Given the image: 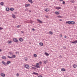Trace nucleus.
Listing matches in <instances>:
<instances>
[{
    "instance_id": "f257e3e1",
    "label": "nucleus",
    "mask_w": 77,
    "mask_h": 77,
    "mask_svg": "<svg viewBox=\"0 0 77 77\" xmlns=\"http://www.w3.org/2000/svg\"><path fill=\"white\" fill-rule=\"evenodd\" d=\"M39 63H37L36 65H35L34 66L35 67V68H40V67L39 66Z\"/></svg>"
},
{
    "instance_id": "f03ea898",
    "label": "nucleus",
    "mask_w": 77,
    "mask_h": 77,
    "mask_svg": "<svg viewBox=\"0 0 77 77\" xmlns=\"http://www.w3.org/2000/svg\"><path fill=\"white\" fill-rule=\"evenodd\" d=\"M13 40L15 42H18V40L17 38H14L13 39Z\"/></svg>"
},
{
    "instance_id": "7ed1b4c3",
    "label": "nucleus",
    "mask_w": 77,
    "mask_h": 77,
    "mask_svg": "<svg viewBox=\"0 0 77 77\" xmlns=\"http://www.w3.org/2000/svg\"><path fill=\"white\" fill-rule=\"evenodd\" d=\"M24 67L25 68H27V69H29V65L27 64L25 65L24 66Z\"/></svg>"
},
{
    "instance_id": "20e7f679",
    "label": "nucleus",
    "mask_w": 77,
    "mask_h": 77,
    "mask_svg": "<svg viewBox=\"0 0 77 77\" xmlns=\"http://www.w3.org/2000/svg\"><path fill=\"white\" fill-rule=\"evenodd\" d=\"M2 63H3V65H5V66H7V63H6V62L2 61Z\"/></svg>"
},
{
    "instance_id": "39448f33",
    "label": "nucleus",
    "mask_w": 77,
    "mask_h": 77,
    "mask_svg": "<svg viewBox=\"0 0 77 77\" xmlns=\"http://www.w3.org/2000/svg\"><path fill=\"white\" fill-rule=\"evenodd\" d=\"M57 10H59V9H62L61 7H57L55 8Z\"/></svg>"
},
{
    "instance_id": "423d86ee",
    "label": "nucleus",
    "mask_w": 77,
    "mask_h": 77,
    "mask_svg": "<svg viewBox=\"0 0 77 77\" xmlns=\"http://www.w3.org/2000/svg\"><path fill=\"white\" fill-rule=\"evenodd\" d=\"M2 59H4V60H6V57L5 56H2Z\"/></svg>"
},
{
    "instance_id": "0eeeda50",
    "label": "nucleus",
    "mask_w": 77,
    "mask_h": 77,
    "mask_svg": "<svg viewBox=\"0 0 77 77\" xmlns=\"http://www.w3.org/2000/svg\"><path fill=\"white\" fill-rule=\"evenodd\" d=\"M37 21L38 22V23H41V24L42 23V22L41 21V20H40L39 19H38Z\"/></svg>"
},
{
    "instance_id": "6e6552de",
    "label": "nucleus",
    "mask_w": 77,
    "mask_h": 77,
    "mask_svg": "<svg viewBox=\"0 0 77 77\" xmlns=\"http://www.w3.org/2000/svg\"><path fill=\"white\" fill-rule=\"evenodd\" d=\"M71 43L72 44H77V40H75V41L74 42H72Z\"/></svg>"
},
{
    "instance_id": "1a4fd4ad",
    "label": "nucleus",
    "mask_w": 77,
    "mask_h": 77,
    "mask_svg": "<svg viewBox=\"0 0 77 77\" xmlns=\"http://www.w3.org/2000/svg\"><path fill=\"white\" fill-rule=\"evenodd\" d=\"M71 21H68L67 22H66V24H71Z\"/></svg>"
},
{
    "instance_id": "9d476101",
    "label": "nucleus",
    "mask_w": 77,
    "mask_h": 77,
    "mask_svg": "<svg viewBox=\"0 0 77 77\" xmlns=\"http://www.w3.org/2000/svg\"><path fill=\"white\" fill-rule=\"evenodd\" d=\"M19 39L20 42H23V39L21 38H20Z\"/></svg>"
},
{
    "instance_id": "9b49d317",
    "label": "nucleus",
    "mask_w": 77,
    "mask_h": 77,
    "mask_svg": "<svg viewBox=\"0 0 77 77\" xmlns=\"http://www.w3.org/2000/svg\"><path fill=\"white\" fill-rule=\"evenodd\" d=\"M30 6V4H27L25 5V7H27L28 6Z\"/></svg>"
},
{
    "instance_id": "f8f14e48",
    "label": "nucleus",
    "mask_w": 77,
    "mask_h": 77,
    "mask_svg": "<svg viewBox=\"0 0 77 77\" xmlns=\"http://www.w3.org/2000/svg\"><path fill=\"white\" fill-rule=\"evenodd\" d=\"M77 65L76 64H74L73 65V67L74 68H75L76 67H77Z\"/></svg>"
},
{
    "instance_id": "ddd939ff",
    "label": "nucleus",
    "mask_w": 77,
    "mask_h": 77,
    "mask_svg": "<svg viewBox=\"0 0 77 77\" xmlns=\"http://www.w3.org/2000/svg\"><path fill=\"white\" fill-rule=\"evenodd\" d=\"M12 17L13 18H16V17H15V15L14 14H12Z\"/></svg>"
},
{
    "instance_id": "4468645a",
    "label": "nucleus",
    "mask_w": 77,
    "mask_h": 77,
    "mask_svg": "<svg viewBox=\"0 0 77 77\" xmlns=\"http://www.w3.org/2000/svg\"><path fill=\"white\" fill-rule=\"evenodd\" d=\"M1 75L2 77H5V74L4 73H1Z\"/></svg>"
},
{
    "instance_id": "2eb2a0df",
    "label": "nucleus",
    "mask_w": 77,
    "mask_h": 77,
    "mask_svg": "<svg viewBox=\"0 0 77 77\" xmlns=\"http://www.w3.org/2000/svg\"><path fill=\"white\" fill-rule=\"evenodd\" d=\"M32 74H35V75H38V73H36L34 72H33Z\"/></svg>"
},
{
    "instance_id": "dca6fc26",
    "label": "nucleus",
    "mask_w": 77,
    "mask_h": 77,
    "mask_svg": "<svg viewBox=\"0 0 77 77\" xmlns=\"http://www.w3.org/2000/svg\"><path fill=\"white\" fill-rule=\"evenodd\" d=\"M11 63V61H8L6 63H7V65H9V63Z\"/></svg>"
},
{
    "instance_id": "f3484780",
    "label": "nucleus",
    "mask_w": 77,
    "mask_h": 77,
    "mask_svg": "<svg viewBox=\"0 0 77 77\" xmlns=\"http://www.w3.org/2000/svg\"><path fill=\"white\" fill-rule=\"evenodd\" d=\"M0 5L2 6H3L5 5V3L4 2H1L0 3Z\"/></svg>"
},
{
    "instance_id": "a211bd4d",
    "label": "nucleus",
    "mask_w": 77,
    "mask_h": 77,
    "mask_svg": "<svg viewBox=\"0 0 77 77\" xmlns=\"http://www.w3.org/2000/svg\"><path fill=\"white\" fill-rule=\"evenodd\" d=\"M61 71L63 72V71H65L66 70H65V69L64 68H62L61 69Z\"/></svg>"
},
{
    "instance_id": "6ab92c4d",
    "label": "nucleus",
    "mask_w": 77,
    "mask_h": 77,
    "mask_svg": "<svg viewBox=\"0 0 77 77\" xmlns=\"http://www.w3.org/2000/svg\"><path fill=\"white\" fill-rule=\"evenodd\" d=\"M45 11L46 12H48L49 11V10H48V9L46 8L45 9Z\"/></svg>"
},
{
    "instance_id": "aec40b11",
    "label": "nucleus",
    "mask_w": 77,
    "mask_h": 77,
    "mask_svg": "<svg viewBox=\"0 0 77 77\" xmlns=\"http://www.w3.org/2000/svg\"><path fill=\"white\" fill-rule=\"evenodd\" d=\"M55 14H56V15H59V12L56 11L55 12Z\"/></svg>"
},
{
    "instance_id": "412c9836",
    "label": "nucleus",
    "mask_w": 77,
    "mask_h": 77,
    "mask_svg": "<svg viewBox=\"0 0 77 77\" xmlns=\"http://www.w3.org/2000/svg\"><path fill=\"white\" fill-rule=\"evenodd\" d=\"M45 55H46V56H49V54H48V53H47V52H45Z\"/></svg>"
},
{
    "instance_id": "4be33fe9",
    "label": "nucleus",
    "mask_w": 77,
    "mask_h": 77,
    "mask_svg": "<svg viewBox=\"0 0 77 77\" xmlns=\"http://www.w3.org/2000/svg\"><path fill=\"white\" fill-rule=\"evenodd\" d=\"M70 2L72 3H74V2H75V1H74V0H73L72 1H70Z\"/></svg>"
},
{
    "instance_id": "5701e85b",
    "label": "nucleus",
    "mask_w": 77,
    "mask_h": 77,
    "mask_svg": "<svg viewBox=\"0 0 77 77\" xmlns=\"http://www.w3.org/2000/svg\"><path fill=\"white\" fill-rule=\"evenodd\" d=\"M10 11H14V8H10Z\"/></svg>"
},
{
    "instance_id": "b1692460",
    "label": "nucleus",
    "mask_w": 77,
    "mask_h": 77,
    "mask_svg": "<svg viewBox=\"0 0 77 77\" xmlns=\"http://www.w3.org/2000/svg\"><path fill=\"white\" fill-rule=\"evenodd\" d=\"M49 34H50V35H53V33L51 31H49Z\"/></svg>"
},
{
    "instance_id": "393cba45",
    "label": "nucleus",
    "mask_w": 77,
    "mask_h": 77,
    "mask_svg": "<svg viewBox=\"0 0 77 77\" xmlns=\"http://www.w3.org/2000/svg\"><path fill=\"white\" fill-rule=\"evenodd\" d=\"M6 11H9V8H6Z\"/></svg>"
},
{
    "instance_id": "a878e982",
    "label": "nucleus",
    "mask_w": 77,
    "mask_h": 77,
    "mask_svg": "<svg viewBox=\"0 0 77 77\" xmlns=\"http://www.w3.org/2000/svg\"><path fill=\"white\" fill-rule=\"evenodd\" d=\"M75 22L73 21H71V24H75Z\"/></svg>"
},
{
    "instance_id": "bb28decb",
    "label": "nucleus",
    "mask_w": 77,
    "mask_h": 77,
    "mask_svg": "<svg viewBox=\"0 0 77 77\" xmlns=\"http://www.w3.org/2000/svg\"><path fill=\"white\" fill-rule=\"evenodd\" d=\"M12 41H8V43H9L10 44H12Z\"/></svg>"
},
{
    "instance_id": "cd10ccee",
    "label": "nucleus",
    "mask_w": 77,
    "mask_h": 77,
    "mask_svg": "<svg viewBox=\"0 0 77 77\" xmlns=\"http://www.w3.org/2000/svg\"><path fill=\"white\" fill-rule=\"evenodd\" d=\"M7 57H8V58H9V59H12V58H13V57H12L9 56H7Z\"/></svg>"
},
{
    "instance_id": "c85d7f7f",
    "label": "nucleus",
    "mask_w": 77,
    "mask_h": 77,
    "mask_svg": "<svg viewBox=\"0 0 77 77\" xmlns=\"http://www.w3.org/2000/svg\"><path fill=\"white\" fill-rule=\"evenodd\" d=\"M40 45H41V46H42L43 45V43H42L41 42L39 43Z\"/></svg>"
},
{
    "instance_id": "c756f323",
    "label": "nucleus",
    "mask_w": 77,
    "mask_h": 77,
    "mask_svg": "<svg viewBox=\"0 0 77 77\" xmlns=\"http://www.w3.org/2000/svg\"><path fill=\"white\" fill-rule=\"evenodd\" d=\"M12 57H14V58H15V57H16V56L15 55H13L12 56Z\"/></svg>"
},
{
    "instance_id": "7c9ffc66",
    "label": "nucleus",
    "mask_w": 77,
    "mask_h": 77,
    "mask_svg": "<svg viewBox=\"0 0 77 77\" xmlns=\"http://www.w3.org/2000/svg\"><path fill=\"white\" fill-rule=\"evenodd\" d=\"M34 57H36V56H37V55L36 54H34Z\"/></svg>"
},
{
    "instance_id": "2f4dec72",
    "label": "nucleus",
    "mask_w": 77,
    "mask_h": 77,
    "mask_svg": "<svg viewBox=\"0 0 77 77\" xmlns=\"http://www.w3.org/2000/svg\"><path fill=\"white\" fill-rule=\"evenodd\" d=\"M16 75H17V77H18L19 76V75H19V73H17L16 74Z\"/></svg>"
},
{
    "instance_id": "473e14b6",
    "label": "nucleus",
    "mask_w": 77,
    "mask_h": 77,
    "mask_svg": "<svg viewBox=\"0 0 77 77\" xmlns=\"http://www.w3.org/2000/svg\"><path fill=\"white\" fill-rule=\"evenodd\" d=\"M9 53H10L11 55H13V53L12 52H9Z\"/></svg>"
},
{
    "instance_id": "72a5a7b5",
    "label": "nucleus",
    "mask_w": 77,
    "mask_h": 77,
    "mask_svg": "<svg viewBox=\"0 0 77 77\" xmlns=\"http://www.w3.org/2000/svg\"><path fill=\"white\" fill-rule=\"evenodd\" d=\"M3 28L0 27V30H3Z\"/></svg>"
},
{
    "instance_id": "f704fd0d",
    "label": "nucleus",
    "mask_w": 77,
    "mask_h": 77,
    "mask_svg": "<svg viewBox=\"0 0 77 77\" xmlns=\"http://www.w3.org/2000/svg\"><path fill=\"white\" fill-rule=\"evenodd\" d=\"M44 63H45V64H46V63H47V61H44Z\"/></svg>"
},
{
    "instance_id": "c9c22d12",
    "label": "nucleus",
    "mask_w": 77,
    "mask_h": 77,
    "mask_svg": "<svg viewBox=\"0 0 77 77\" xmlns=\"http://www.w3.org/2000/svg\"><path fill=\"white\" fill-rule=\"evenodd\" d=\"M57 17H59V18H62V16L60 15L58 16Z\"/></svg>"
},
{
    "instance_id": "e433bc0d",
    "label": "nucleus",
    "mask_w": 77,
    "mask_h": 77,
    "mask_svg": "<svg viewBox=\"0 0 77 77\" xmlns=\"http://www.w3.org/2000/svg\"><path fill=\"white\" fill-rule=\"evenodd\" d=\"M65 1H63V5L65 4Z\"/></svg>"
},
{
    "instance_id": "4c0bfd02",
    "label": "nucleus",
    "mask_w": 77,
    "mask_h": 77,
    "mask_svg": "<svg viewBox=\"0 0 77 77\" xmlns=\"http://www.w3.org/2000/svg\"><path fill=\"white\" fill-rule=\"evenodd\" d=\"M39 63L40 65H41V64H42V62H41V61L39 62Z\"/></svg>"
},
{
    "instance_id": "58836bf2",
    "label": "nucleus",
    "mask_w": 77,
    "mask_h": 77,
    "mask_svg": "<svg viewBox=\"0 0 77 77\" xmlns=\"http://www.w3.org/2000/svg\"><path fill=\"white\" fill-rule=\"evenodd\" d=\"M30 23H33V22L31 20L30 22Z\"/></svg>"
},
{
    "instance_id": "ea45409f",
    "label": "nucleus",
    "mask_w": 77,
    "mask_h": 77,
    "mask_svg": "<svg viewBox=\"0 0 77 77\" xmlns=\"http://www.w3.org/2000/svg\"><path fill=\"white\" fill-rule=\"evenodd\" d=\"M32 68H33L34 69H36V68H35L34 67H32Z\"/></svg>"
},
{
    "instance_id": "a19ab883",
    "label": "nucleus",
    "mask_w": 77,
    "mask_h": 77,
    "mask_svg": "<svg viewBox=\"0 0 77 77\" xmlns=\"http://www.w3.org/2000/svg\"><path fill=\"white\" fill-rule=\"evenodd\" d=\"M32 30L33 31H35V29L33 28L32 29Z\"/></svg>"
},
{
    "instance_id": "79ce46f5",
    "label": "nucleus",
    "mask_w": 77,
    "mask_h": 77,
    "mask_svg": "<svg viewBox=\"0 0 77 77\" xmlns=\"http://www.w3.org/2000/svg\"><path fill=\"white\" fill-rule=\"evenodd\" d=\"M28 1L29 2H30L31 1H32V0H28Z\"/></svg>"
},
{
    "instance_id": "37998d69",
    "label": "nucleus",
    "mask_w": 77,
    "mask_h": 77,
    "mask_svg": "<svg viewBox=\"0 0 77 77\" xmlns=\"http://www.w3.org/2000/svg\"><path fill=\"white\" fill-rule=\"evenodd\" d=\"M17 28H19V27H20V26L18 25L17 26Z\"/></svg>"
},
{
    "instance_id": "c03bdc74",
    "label": "nucleus",
    "mask_w": 77,
    "mask_h": 77,
    "mask_svg": "<svg viewBox=\"0 0 77 77\" xmlns=\"http://www.w3.org/2000/svg\"><path fill=\"white\" fill-rule=\"evenodd\" d=\"M60 57H61V58H62V56L60 55L59 56Z\"/></svg>"
},
{
    "instance_id": "a18cd8bd",
    "label": "nucleus",
    "mask_w": 77,
    "mask_h": 77,
    "mask_svg": "<svg viewBox=\"0 0 77 77\" xmlns=\"http://www.w3.org/2000/svg\"><path fill=\"white\" fill-rule=\"evenodd\" d=\"M63 0H59L60 2H63Z\"/></svg>"
},
{
    "instance_id": "49530a36",
    "label": "nucleus",
    "mask_w": 77,
    "mask_h": 77,
    "mask_svg": "<svg viewBox=\"0 0 77 77\" xmlns=\"http://www.w3.org/2000/svg\"><path fill=\"white\" fill-rule=\"evenodd\" d=\"M66 37H67V36H66V35H65V36H64L65 38H66Z\"/></svg>"
},
{
    "instance_id": "de8ad7c7",
    "label": "nucleus",
    "mask_w": 77,
    "mask_h": 77,
    "mask_svg": "<svg viewBox=\"0 0 77 77\" xmlns=\"http://www.w3.org/2000/svg\"><path fill=\"white\" fill-rule=\"evenodd\" d=\"M25 11H28V9H27V8H26V9H25Z\"/></svg>"
},
{
    "instance_id": "09e8293b",
    "label": "nucleus",
    "mask_w": 77,
    "mask_h": 77,
    "mask_svg": "<svg viewBox=\"0 0 77 77\" xmlns=\"http://www.w3.org/2000/svg\"><path fill=\"white\" fill-rule=\"evenodd\" d=\"M59 21H62V20L61 19H60Z\"/></svg>"
},
{
    "instance_id": "8fccbe9b",
    "label": "nucleus",
    "mask_w": 77,
    "mask_h": 77,
    "mask_svg": "<svg viewBox=\"0 0 77 77\" xmlns=\"http://www.w3.org/2000/svg\"><path fill=\"white\" fill-rule=\"evenodd\" d=\"M30 2L31 4H32V3H33V2H32V1H31Z\"/></svg>"
},
{
    "instance_id": "3c124183",
    "label": "nucleus",
    "mask_w": 77,
    "mask_h": 77,
    "mask_svg": "<svg viewBox=\"0 0 77 77\" xmlns=\"http://www.w3.org/2000/svg\"><path fill=\"white\" fill-rule=\"evenodd\" d=\"M63 48L64 49H66V47H65V46H63Z\"/></svg>"
},
{
    "instance_id": "603ef678",
    "label": "nucleus",
    "mask_w": 77,
    "mask_h": 77,
    "mask_svg": "<svg viewBox=\"0 0 77 77\" xmlns=\"http://www.w3.org/2000/svg\"><path fill=\"white\" fill-rule=\"evenodd\" d=\"M62 34H61V35H60V37H61V38H62Z\"/></svg>"
},
{
    "instance_id": "864d4df0",
    "label": "nucleus",
    "mask_w": 77,
    "mask_h": 77,
    "mask_svg": "<svg viewBox=\"0 0 77 77\" xmlns=\"http://www.w3.org/2000/svg\"><path fill=\"white\" fill-rule=\"evenodd\" d=\"M19 53V52H16V54H17V53Z\"/></svg>"
},
{
    "instance_id": "5fc2aeb1",
    "label": "nucleus",
    "mask_w": 77,
    "mask_h": 77,
    "mask_svg": "<svg viewBox=\"0 0 77 77\" xmlns=\"http://www.w3.org/2000/svg\"><path fill=\"white\" fill-rule=\"evenodd\" d=\"M2 51V49H0V52Z\"/></svg>"
},
{
    "instance_id": "6e6d98bb",
    "label": "nucleus",
    "mask_w": 77,
    "mask_h": 77,
    "mask_svg": "<svg viewBox=\"0 0 77 77\" xmlns=\"http://www.w3.org/2000/svg\"><path fill=\"white\" fill-rule=\"evenodd\" d=\"M29 11V12H31V11Z\"/></svg>"
},
{
    "instance_id": "4d7b16f0",
    "label": "nucleus",
    "mask_w": 77,
    "mask_h": 77,
    "mask_svg": "<svg viewBox=\"0 0 77 77\" xmlns=\"http://www.w3.org/2000/svg\"><path fill=\"white\" fill-rule=\"evenodd\" d=\"M25 60H26V61H27V60L26 59H25Z\"/></svg>"
},
{
    "instance_id": "13d9d810",
    "label": "nucleus",
    "mask_w": 77,
    "mask_h": 77,
    "mask_svg": "<svg viewBox=\"0 0 77 77\" xmlns=\"http://www.w3.org/2000/svg\"><path fill=\"white\" fill-rule=\"evenodd\" d=\"M46 18H48V16H46Z\"/></svg>"
},
{
    "instance_id": "bf43d9fd",
    "label": "nucleus",
    "mask_w": 77,
    "mask_h": 77,
    "mask_svg": "<svg viewBox=\"0 0 77 77\" xmlns=\"http://www.w3.org/2000/svg\"><path fill=\"white\" fill-rule=\"evenodd\" d=\"M21 33H23V31H21Z\"/></svg>"
},
{
    "instance_id": "052dcab7",
    "label": "nucleus",
    "mask_w": 77,
    "mask_h": 77,
    "mask_svg": "<svg viewBox=\"0 0 77 77\" xmlns=\"http://www.w3.org/2000/svg\"><path fill=\"white\" fill-rule=\"evenodd\" d=\"M32 66H33V65H32Z\"/></svg>"
}]
</instances>
